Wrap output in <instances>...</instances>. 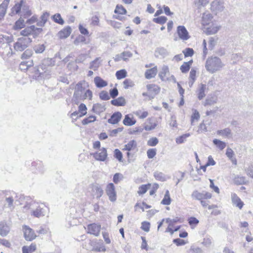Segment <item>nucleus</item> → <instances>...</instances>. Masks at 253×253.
I'll list each match as a JSON object with an SVG mask.
<instances>
[{
  "instance_id": "nucleus-3",
  "label": "nucleus",
  "mask_w": 253,
  "mask_h": 253,
  "mask_svg": "<svg viewBox=\"0 0 253 253\" xmlns=\"http://www.w3.org/2000/svg\"><path fill=\"white\" fill-rule=\"evenodd\" d=\"M32 42V39L29 37L19 38L14 44V48L17 51H22L29 46Z\"/></svg>"
},
{
  "instance_id": "nucleus-34",
  "label": "nucleus",
  "mask_w": 253,
  "mask_h": 253,
  "mask_svg": "<svg viewBox=\"0 0 253 253\" xmlns=\"http://www.w3.org/2000/svg\"><path fill=\"white\" fill-rule=\"evenodd\" d=\"M136 121L132 118L129 117V115H126L125 116V119L123 120V124L125 126H131L134 125Z\"/></svg>"
},
{
  "instance_id": "nucleus-44",
  "label": "nucleus",
  "mask_w": 253,
  "mask_h": 253,
  "mask_svg": "<svg viewBox=\"0 0 253 253\" xmlns=\"http://www.w3.org/2000/svg\"><path fill=\"white\" fill-rule=\"evenodd\" d=\"M33 52L31 49H28L22 54L21 58L22 59H26L32 56Z\"/></svg>"
},
{
  "instance_id": "nucleus-7",
  "label": "nucleus",
  "mask_w": 253,
  "mask_h": 253,
  "mask_svg": "<svg viewBox=\"0 0 253 253\" xmlns=\"http://www.w3.org/2000/svg\"><path fill=\"white\" fill-rule=\"evenodd\" d=\"M191 196L193 199L201 201L203 200L211 199V194L206 191L199 192L197 190H195L192 193Z\"/></svg>"
},
{
  "instance_id": "nucleus-45",
  "label": "nucleus",
  "mask_w": 253,
  "mask_h": 253,
  "mask_svg": "<svg viewBox=\"0 0 253 253\" xmlns=\"http://www.w3.org/2000/svg\"><path fill=\"white\" fill-rule=\"evenodd\" d=\"M24 26V20L20 18L15 22L14 28L15 30L20 29L23 28Z\"/></svg>"
},
{
  "instance_id": "nucleus-2",
  "label": "nucleus",
  "mask_w": 253,
  "mask_h": 253,
  "mask_svg": "<svg viewBox=\"0 0 253 253\" xmlns=\"http://www.w3.org/2000/svg\"><path fill=\"white\" fill-rule=\"evenodd\" d=\"M223 66L221 59L216 56L208 58L205 65L206 70L211 74L219 70Z\"/></svg>"
},
{
  "instance_id": "nucleus-1",
  "label": "nucleus",
  "mask_w": 253,
  "mask_h": 253,
  "mask_svg": "<svg viewBox=\"0 0 253 253\" xmlns=\"http://www.w3.org/2000/svg\"><path fill=\"white\" fill-rule=\"evenodd\" d=\"M30 210L31 215L36 217L44 216L48 210L43 204H39L35 202L27 203L23 207V210Z\"/></svg>"
},
{
  "instance_id": "nucleus-31",
  "label": "nucleus",
  "mask_w": 253,
  "mask_h": 253,
  "mask_svg": "<svg viewBox=\"0 0 253 253\" xmlns=\"http://www.w3.org/2000/svg\"><path fill=\"white\" fill-rule=\"evenodd\" d=\"M217 101V97L215 96H212L211 97L208 96L205 100L204 104L205 106H211L214 104L216 103Z\"/></svg>"
},
{
  "instance_id": "nucleus-52",
  "label": "nucleus",
  "mask_w": 253,
  "mask_h": 253,
  "mask_svg": "<svg viewBox=\"0 0 253 253\" xmlns=\"http://www.w3.org/2000/svg\"><path fill=\"white\" fill-rule=\"evenodd\" d=\"M219 27L217 26L213 27H208L207 29V33L208 35H212L214 34L217 32L219 30Z\"/></svg>"
},
{
  "instance_id": "nucleus-12",
  "label": "nucleus",
  "mask_w": 253,
  "mask_h": 253,
  "mask_svg": "<svg viewBox=\"0 0 253 253\" xmlns=\"http://www.w3.org/2000/svg\"><path fill=\"white\" fill-rule=\"evenodd\" d=\"M93 156L97 161L104 162L107 158V150L105 148H102L98 152L94 153Z\"/></svg>"
},
{
  "instance_id": "nucleus-60",
  "label": "nucleus",
  "mask_w": 253,
  "mask_h": 253,
  "mask_svg": "<svg viewBox=\"0 0 253 253\" xmlns=\"http://www.w3.org/2000/svg\"><path fill=\"white\" fill-rule=\"evenodd\" d=\"M158 142V140L157 138H152L148 141L147 144L150 146H155Z\"/></svg>"
},
{
  "instance_id": "nucleus-10",
  "label": "nucleus",
  "mask_w": 253,
  "mask_h": 253,
  "mask_svg": "<svg viewBox=\"0 0 253 253\" xmlns=\"http://www.w3.org/2000/svg\"><path fill=\"white\" fill-rule=\"evenodd\" d=\"M90 193L94 198H100L103 194V190L98 184H93L91 187Z\"/></svg>"
},
{
  "instance_id": "nucleus-8",
  "label": "nucleus",
  "mask_w": 253,
  "mask_h": 253,
  "mask_svg": "<svg viewBox=\"0 0 253 253\" xmlns=\"http://www.w3.org/2000/svg\"><path fill=\"white\" fill-rule=\"evenodd\" d=\"M106 193L111 202H115L116 200L117 195L113 183H110L107 185Z\"/></svg>"
},
{
  "instance_id": "nucleus-61",
  "label": "nucleus",
  "mask_w": 253,
  "mask_h": 253,
  "mask_svg": "<svg viewBox=\"0 0 253 253\" xmlns=\"http://www.w3.org/2000/svg\"><path fill=\"white\" fill-rule=\"evenodd\" d=\"M200 118V114L198 111L196 110H194V113H193L191 116V123H192L194 120H198Z\"/></svg>"
},
{
  "instance_id": "nucleus-40",
  "label": "nucleus",
  "mask_w": 253,
  "mask_h": 253,
  "mask_svg": "<svg viewBox=\"0 0 253 253\" xmlns=\"http://www.w3.org/2000/svg\"><path fill=\"white\" fill-rule=\"evenodd\" d=\"M13 41V37L12 36H6L4 35H0V42H7L9 43Z\"/></svg>"
},
{
  "instance_id": "nucleus-64",
  "label": "nucleus",
  "mask_w": 253,
  "mask_h": 253,
  "mask_svg": "<svg viewBox=\"0 0 253 253\" xmlns=\"http://www.w3.org/2000/svg\"><path fill=\"white\" fill-rule=\"evenodd\" d=\"M123 129V127H119L117 129H113L111 131L110 135L111 136H115L117 135V134L118 132H120L122 131Z\"/></svg>"
},
{
  "instance_id": "nucleus-36",
  "label": "nucleus",
  "mask_w": 253,
  "mask_h": 253,
  "mask_svg": "<svg viewBox=\"0 0 253 253\" xmlns=\"http://www.w3.org/2000/svg\"><path fill=\"white\" fill-rule=\"evenodd\" d=\"M23 2V0H21L20 2L16 3L12 8V13L13 14H18L20 12Z\"/></svg>"
},
{
  "instance_id": "nucleus-15",
  "label": "nucleus",
  "mask_w": 253,
  "mask_h": 253,
  "mask_svg": "<svg viewBox=\"0 0 253 253\" xmlns=\"http://www.w3.org/2000/svg\"><path fill=\"white\" fill-rule=\"evenodd\" d=\"M231 201L232 204L238 207L239 209H241L244 205L240 198L235 193L231 194Z\"/></svg>"
},
{
  "instance_id": "nucleus-46",
  "label": "nucleus",
  "mask_w": 253,
  "mask_h": 253,
  "mask_svg": "<svg viewBox=\"0 0 253 253\" xmlns=\"http://www.w3.org/2000/svg\"><path fill=\"white\" fill-rule=\"evenodd\" d=\"M126 71L125 69H122L117 71L116 76L118 79L120 80L125 78L126 76Z\"/></svg>"
},
{
  "instance_id": "nucleus-63",
  "label": "nucleus",
  "mask_w": 253,
  "mask_h": 253,
  "mask_svg": "<svg viewBox=\"0 0 253 253\" xmlns=\"http://www.w3.org/2000/svg\"><path fill=\"white\" fill-rule=\"evenodd\" d=\"M79 29L81 32V33L83 35H87L88 34V31L81 24H80L79 26Z\"/></svg>"
},
{
  "instance_id": "nucleus-48",
  "label": "nucleus",
  "mask_w": 253,
  "mask_h": 253,
  "mask_svg": "<svg viewBox=\"0 0 253 253\" xmlns=\"http://www.w3.org/2000/svg\"><path fill=\"white\" fill-rule=\"evenodd\" d=\"M96 120V117L94 116H90L89 117L84 119L82 121V124L84 125H86L89 123L94 122Z\"/></svg>"
},
{
  "instance_id": "nucleus-30",
  "label": "nucleus",
  "mask_w": 253,
  "mask_h": 253,
  "mask_svg": "<svg viewBox=\"0 0 253 253\" xmlns=\"http://www.w3.org/2000/svg\"><path fill=\"white\" fill-rule=\"evenodd\" d=\"M36 245L32 243L30 246H24L22 247L23 253H32L36 250Z\"/></svg>"
},
{
  "instance_id": "nucleus-24",
  "label": "nucleus",
  "mask_w": 253,
  "mask_h": 253,
  "mask_svg": "<svg viewBox=\"0 0 253 253\" xmlns=\"http://www.w3.org/2000/svg\"><path fill=\"white\" fill-rule=\"evenodd\" d=\"M169 75V68L167 66H164L162 68L161 75L159 74V77L163 81H167L169 79L168 76Z\"/></svg>"
},
{
  "instance_id": "nucleus-11",
  "label": "nucleus",
  "mask_w": 253,
  "mask_h": 253,
  "mask_svg": "<svg viewBox=\"0 0 253 253\" xmlns=\"http://www.w3.org/2000/svg\"><path fill=\"white\" fill-rule=\"evenodd\" d=\"M100 229V225L92 223L87 226V233L95 236H98L99 235Z\"/></svg>"
},
{
  "instance_id": "nucleus-9",
  "label": "nucleus",
  "mask_w": 253,
  "mask_h": 253,
  "mask_svg": "<svg viewBox=\"0 0 253 253\" xmlns=\"http://www.w3.org/2000/svg\"><path fill=\"white\" fill-rule=\"evenodd\" d=\"M147 88L148 89V92H143L142 93V95L144 96H148L150 98H153L158 93V86L155 84H148Z\"/></svg>"
},
{
  "instance_id": "nucleus-5",
  "label": "nucleus",
  "mask_w": 253,
  "mask_h": 253,
  "mask_svg": "<svg viewBox=\"0 0 253 253\" xmlns=\"http://www.w3.org/2000/svg\"><path fill=\"white\" fill-rule=\"evenodd\" d=\"M49 67L42 63L36 67L34 69V78L37 80L41 78H45L47 75H48V68Z\"/></svg>"
},
{
  "instance_id": "nucleus-42",
  "label": "nucleus",
  "mask_w": 253,
  "mask_h": 253,
  "mask_svg": "<svg viewBox=\"0 0 253 253\" xmlns=\"http://www.w3.org/2000/svg\"><path fill=\"white\" fill-rule=\"evenodd\" d=\"M189 133L184 134L176 138L175 141L177 144H181L186 141L187 137L190 136Z\"/></svg>"
},
{
  "instance_id": "nucleus-50",
  "label": "nucleus",
  "mask_w": 253,
  "mask_h": 253,
  "mask_svg": "<svg viewBox=\"0 0 253 253\" xmlns=\"http://www.w3.org/2000/svg\"><path fill=\"white\" fill-rule=\"evenodd\" d=\"M45 50V46L44 44H38L34 47V50L37 53H42Z\"/></svg>"
},
{
  "instance_id": "nucleus-37",
  "label": "nucleus",
  "mask_w": 253,
  "mask_h": 253,
  "mask_svg": "<svg viewBox=\"0 0 253 253\" xmlns=\"http://www.w3.org/2000/svg\"><path fill=\"white\" fill-rule=\"evenodd\" d=\"M151 186V184H144L141 185L138 188V190L137 191V193L140 195L145 194L148 189L150 188Z\"/></svg>"
},
{
  "instance_id": "nucleus-62",
  "label": "nucleus",
  "mask_w": 253,
  "mask_h": 253,
  "mask_svg": "<svg viewBox=\"0 0 253 253\" xmlns=\"http://www.w3.org/2000/svg\"><path fill=\"white\" fill-rule=\"evenodd\" d=\"M147 156L150 159L153 158L156 155V150L153 149H150L147 151Z\"/></svg>"
},
{
  "instance_id": "nucleus-16",
  "label": "nucleus",
  "mask_w": 253,
  "mask_h": 253,
  "mask_svg": "<svg viewBox=\"0 0 253 253\" xmlns=\"http://www.w3.org/2000/svg\"><path fill=\"white\" fill-rule=\"evenodd\" d=\"M223 8V2L221 0H214L211 4V9L212 10L222 11Z\"/></svg>"
},
{
  "instance_id": "nucleus-56",
  "label": "nucleus",
  "mask_w": 253,
  "mask_h": 253,
  "mask_svg": "<svg viewBox=\"0 0 253 253\" xmlns=\"http://www.w3.org/2000/svg\"><path fill=\"white\" fill-rule=\"evenodd\" d=\"M114 157L118 159L119 162H122L123 154L118 149L114 151Z\"/></svg>"
},
{
  "instance_id": "nucleus-23",
  "label": "nucleus",
  "mask_w": 253,
  "mask_h": 253,
  "mask_svg": "<svg viewBox=\"0 0 253 253\" xmlns=\"http://www.w3.org/2000/svg\"><path fill=\"white\" fill-rule=\"evenodd\" d=\"M94 82L95 85L98 88H102L107 85L108 83L106 81L103 80L100 77H96L94 79Z\"/></svg>"
},
{
  "instance_id": "nucleus-22",
  "label": "nucleus",
  "mask_w": 253,
  "mask_h": 253,
  "mask_svg": "<svg viewBox=\"0 0 253 253\" xmlns=\"http://www.w3.org/2000/svg\"><path fill=\"white\" fill-rule=\"evenodd\" d=\"M106 109L105 105L104 103L100 104L96 103L94 104L92 107V111L96 113L100 114L101 113L103 112Z\"/></svg>"
},
{
  "instance_id": "nucleus-13",
  "label": "nucleus",
  "mask_w": 253,
  "mask_h": 253,
  "mask_svg": "<svg viewBox=\"0 0 253 253\" xmlns=\"http://www.w3.org/2000/svg\"><path fill=\"white\" fill-rule=\"evenodd\" d=\"M177 33L179 38L182 40H187L190 38L188 32L184 26H178Z\"/></svg>"
},
{
  "instance_id": "nucleus-33",
  "label": "nucleus",
  "mask_w": 253,
  "mask_h": 253,
  "mask_svg": "<svg viewBox=\"0 0 253 253\" xmlns=\"http://www.w3.org/2000/svg\"><path fill=\"white\" fill-rule=\"evenodd\" d=\"M49 16V14L48 12H45L43 13L41 17V20L37 23V25L40 27L43 26L47 21Z\"/></svg>"
},
{
  "instance_id": "nucleus-53",
  "label": "nucleus",
  "mask_w": 253,
  "mask_h": 253,
  "mask_svg": "<svg viewBox=\"0 0 253 253\" xmlns=\"http://www.w3.org/2000/svg\"><path fill=\"white\" fill-rule=\"evenodd\" d=\"M183 53L185 57L192 56L194 53V51L192 48L187 47L183 51Z\"/></svg>"
},
{
  "instance_id": "nucleus-43",
  "label": "nucleus",
  "mask_w": 253,
  "mask_h": 253,
  "mask_svg": "<svg viewBox=\"0 0 253 253\" xmlns=\"http://www.w3.org/2000/svg\"><path fill=\"white\" fill-rule=\"evenodd\" d=\"M136 146V143L134 140L130 141L127 144L125 145L124 149L127 151H130Z\"/></svg>"
},
{
  "instance_id": "nucleus-57",
  "label": "nucleus",
  "mask_w": 253,
  "mask_h": 253,
  "mask_svg": "<svg viewBox=\"0 0 253 253\" xmlns=\"http://www.w3.org/2000/svg\"><path fill=\"white\" fill-rule=\"evenodd\" d=\"M98 58H96L90 63L89 68L93 70L94 71L96 70L99 66V64L98 62Z\"/></svg>"
},
{
  "instance_id": "nucleus-59",
  "label": "nucleus",
  "mask_w": 253,
  "mask_h": 253,
  "mask_svg": "<svg viewBox=\"0 0 253 253\" xmlns=\"http://www.w3.org/2000/svg\"><path fill=\"white\" fill-rule=\"evenodd\" d=\"M119 92L116 87L110 90V95L112 98H115L118 95Z\"/></svg>"
},
{
  "instance_id": "nucleus-51",
  "label": "nucleus",
  "mask_w": 253,
  "mask_h": 253,
  "mask_svg": "<svg viewBox=\"0 0 253 253\" xmlns=\"http://www.w3.org/2000/svg\"><path fill=\"white\" fill-rule=\"evenodd\" d=\"M179 227H180L178 226H174L172 222H171L169 224L167 229V231L169 232L171 234H172L174 231H177L179 229Z\"/></svg>"
},
{
  "instance_id": "nucleus-32",
  "label": "nucleus",
  "mask_w": 253,
  "mask_h": 253,
  "mask_svg": "<svg viewBox=\"0 0 253 253\" xmlns=\"http://www.w3.org/2000/svg\"><path fill=\"white\" fill-rule=\"evenodd\" d=\"M6 203L4 207L5 209H8V211H12L14 209L13 199L12 197L6 198L5 199Z\"/></svg>"
},
{
  "instance_id": "nucleus-19",
  "label": "nucleus",
  "mask_w": 253,
  "mask_h": 253,
  "mask_svg": "<svg viewBox=\"0 0 253 253\" xmlns=\"http://www.w3.org/2000/svg\"><path fill=\"white\" fill-rule=\"evenodd\" d=\"M72 32L71 28L68 26L58 33V36L60 39H65L68 37Z\"/></svg>"
},
{
  "instance_id": "nucleus-58",
  "label": "nucleus",
  "mask_w": 253,
  "mask_h": 253,
  "mask_svg": "<svg viewBox=\"0 0 253 253\" xmlns=\"http://www.w3.org/2000/svg\"><path fill=\"white\" fill-rule=\"evenodd\" d=\"M99 97L103 100H108L110 99V96L106 91H102L99 93Z\"/></svg>"
},
{
  "instance_id": "nucleus-41",
  "label": "nucleus",
  "mask_w": 253,
  "mask_h": 253,
  "mask_svg": "<svg viewBox=\"0 0 253 253\" xmlns=\"http://www.w3.org/2000/svg\"><path fill=\"white\" fill-rule=\"evenodd\" d=\"M52 18L54 21L60 25H63L64 23V21L62 18L61 15L59 13H56L52 16Z\"/></svg>"
},
{
  "instance_id": "nucleus-47",
  "label": "nucleus",
  "mask_w": 253,
  "mask_h": 253,
  "mask_svg": "<svg viewBox=\"0 0 253 253\" xmlns=\"http://www.w3.org/2000/svg\"><path fill=\"white\" fill-rule=\"evenodd\" d=\"M114 12L116 13L125 14L126 13V10L122 5H117Z\"/></svg>"
},
{
  "instance_id": "nucleus-39",
  "label": "nucleus",
  "mask_w": 253,
  "mask_h": 253,
  "mask_svg": "<svg viewBox=\"0 0 253 253\" xmlns=\"http://www.w3.org/2000/svg\"><path fill=\"white\" fill-rule=\"evenodd\" d=\"M206 88V85L202 84L198 91V97L199 100L202 99L205 96V91Z\"/></svg>"
},
{
  "instance_id": "nucleus-35",
  "label": "nucleus",
  "mask_w": 253,
  "mask_h": 253,
  "mask_svg": "<svg viewBox=\"0 0 253 253\" xmlns=\"http://www.w3.org/2000/svg\"><path fill=\"white\" fill-rule=\"evenodd\" d=\"M171 203V198L168 190H167L164 197L161 201V204L165 205H169Z\"/></svg>"
},
{
  "instance_id": "nucleus-4",
  "label": "nucleus",
  "mask_w": 253,
  "mask_h": 253,
  "mask_svg": "<svg viewBox=\"0 0 253 253\" xmlns=\"http://www.w3.org/2000/svg\"><path fill=\"white\" fill-rule=\"evenodd\" d=\"M84 82V81H81L77 83L75 86L73 101L76 104H78L80 101L83 99V94L84 90L83 85Z\"/></svg>"
},
{
  "instance_id": "nucleus-21",
  "label": "nucleus",
  "mask_w": 253,
  "mask_h": 253,
  "mask_svg": "<svg viewBox=\"0 0 253 253\" xmlns=\"http://www.w3.org/2000/svg\"><path fill=\"white\" fill-rule=\"evenodd\" d=\"M212 19V15L209 12H205L203 13L202 17V24L204 26L209 25L211 22Z\"/></svg>"
},
{
  "instance_id": "nucleus-38",
  "label": "nucleus",
  "mask_w": 253,
  "mask_h": 253,
  "mask_svg": "<svg viewBox=\"0 0 253 253\" xmlns=\"http://www.w3.org/2000/svg\"><path fill=\"white\" fill-rule=\"evenodd\" d=\"M213 143L221 150L224 149L226 145L225 142L217 139H213Z\"/></svg>"
},
{
  "instance_id": "nucleus-14",
  "label": "nucleus",
  "mask_w": 253,
  "mask_h": 253,
  "mask_svg": "<svg viewBox=\"0 0 253 253\" xmlns=\"http://www.w3.org/2000/svg\"><path fill=\"white\" fill-rule=\"evenodd\" d=\"M24 237L27 241H32L36 237V235L33 230L27 226H24Z\"/></svg>"
},
{
  "instance_id": "nucleus-18",
  "label": "nucleus",
  "mask_w": 253,
  "mask_h": 253,
  "mask_svg": "<svg viewBox=\"0 0 253 253\" xmlns=\"http://www.w3.org/2000/svg\"><path fill=\"white\" fill-rule=\"evenodd\" d=\"M122 117V115L120 112H116L108 119V122L112 124H116L121 120Z\"/></svg>"
},
{
  "instance_id": "nucleus-17",
  "label": "nucleus",
  "mask_w": 253,
  "mask_h": 253,
  "mask_svg": "<svg viewBox=\"0 0 253 253\" xmlns=\"http://www.w3.org/2000/svg\"><path fill=\"white\" fill-rule=\"evenodd\" d=\"M233 181L237 185L246 184L248 182L246 177L235 174H234Z\"/></svg>"
},
{
  "instance_id": "nucleus-27",
  "label": "nucleus",
  "mask_w": 253,
  "mask_h": 253,
  "mask_svg": "<svg viewBox=\"0 0 253 253\" xmlns=\"http://www.w3.org/2000/svg\"><path fill=\"white\" fill-rule=\"evenodd\" d=\"M34 65L32 60L27 61H22L19 64V69L22 71H26Z\"/></svg>"
},
{
  "instance_id": "nucleus-28",
  "label": "nucleus",
  "mask_w": 253,
  "mask_h": 253,
  "mask_svg": "<svg viewBox=\"0 0 253 253\" xmlns=\"http://www.w3.org/2000/svg\"><path fill=\"white\" fill-rule=\"evenodd\" d=\"M193 60H191L188 62H184L180 67V69L181 72L183 73H187L190 70L191 66L193 63Z\"/></svg>"
},
{
  "instance_id": "nucleus-49",
  "label": "nucleus",
  "mask_w": 253,
  "mask_h": 253,
  "mask_svg": "<svg viewBox=\"0 0 253 253\" xmlns=\"http://www.w3.org/2000/svg\"><path fill=\"white\" fill-rule=\"evenodd\" d=\"M132 56V54L130 51H124L118 57H120L124 61H126L128 57H130Z\"/></svg>"
},
{
  "instance_id": "nucleus-20",
  "label": "nucleus",
  "mask_w": 253,
  "mask_h": 253,
  "mask_svg": "<svg viewBox=\"0 0 253 253\" xmlns=\"http://www.w3.org/2000/svg\"><path fill=\"white\" fill-rule=\"evenodd\" d=\"M216 133L218 135L222 136L227 138H231L232 136L231 130L228 127L221 130H218L216 132Z\"/></svg>"
},
{
  "instance_id": "nucleus-25",
  "label": "nucleus",
  "mask_w": 253,
  "mask_h": 253,
  "mask_svg": "<svg viewBox=\"0 0 253 253\" xmlns=\"http://www.w3.org/2000/svg\"><path fill=\"white\" fill-rule=\"evenodd\" d=\"M111 103L116 106H124L126 104V101L124 97H119L117 99L112 100Z\"/></svg>"
},
{
  "instance_id": "nucleus-55",
  "label": "nucleus",
  "mask_w": 253,
  "mask_h": 253,
  "mask_svg": "<svg viewBox=\"0 0 253 253\" xmlns=\"http://www.w3.org/2000/svg\"><path fill=\"white\" fill-rule=\"evenodd\" d=\"M124 87L125 89H127L129 87L134 85L133 82L130 79H126L123 82Z\"/></svg>"
},
{
  "instance_id": "nucleus-6",
  "label": "nucleus",
  "mask_w": 253,
  "mask_h": 253,
  "mask_svg": "<svg viewBox=\"0 0 253 253\" xmlns=\"http://www.w3.org/2000/svg\"><path fill=\"white\" fill-rule=\"evenodd\" d=\"M42 31V29L37 28L34 25H32L25 28L24 30L20 32V35L23 36V37H28L29 35H33L35 38L37 35Z\"/></svg>"
},
{
  "instance_id": "nucleus-54",
  "label": "nucleus",
  "mask_w": 253,
  "mask_h": 253,
  "mask_svg": "<svg viewBox=\"0 0 253 253\" xmlns=\"http://www.w3.org/2000/svg\"><path fill=\"white\" fill-rule=\"evenodd\" d=\"M92 97V92L90 89H87L84 92V94H83V99L82 100L88 99L89 100H91Z\"/></svg>"
},
{
  "instance_id": "nucleus-29",
  "label": "nucleus",
  "mask_w": 253,
  "mask_h": 253,
  "mask_svg": "<svg viewBox=\"0 0 253 253\" xmlns=\"http://www.w3.org/2000/svg\"><path fill=\"white\" fill-rule=\"evenodd\" d=\"M157 72V69L156 67L147 70L145 73V78L147 79H150L156 75Z\"/></svg>"
},
{
  "instance_id": "nucleus-26",
  "label": "nucleus",
  "mask_w": 253,
  "mask_h": 253,
  "mask_svg": "<svg viewBox=\"0 0 253 253\" xmlns=\"http://www.w3.org/2000/svg\"><path fill=\"white\" fill-rule=\"evenodd\" d=\"M10 228L6 222H0V234L2 236H6L9 232Z\"/></svg>"
}]
</instances>
